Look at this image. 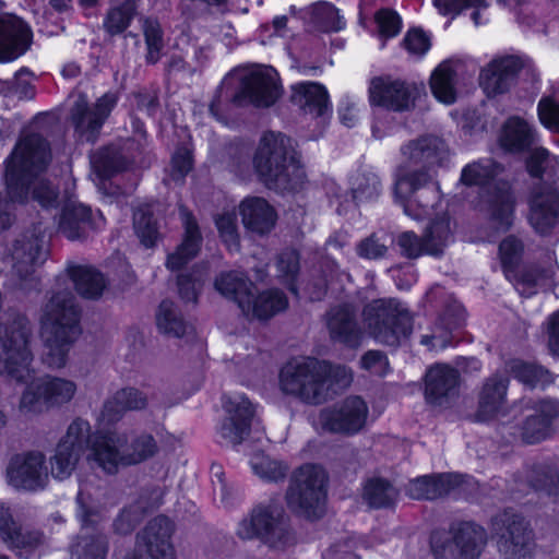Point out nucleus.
<instances>
[{
	"mask_svg": "<svg viewBox=\"0 0 559 559\" xmlns=\"http://www.w3.org/2000/svg\"><path fill=\"white\" fill-rule=\"evenodd\" d=\"M106 490L91 481H82L76 497L78 516L82 524V534L72 546V558L105 559L107 543L98 530L102 511L105 506Z\"/></svg>",
	"mask_w": 559,
	"mask_h": 559,
	"instance_id": "9d476101",
	"label": "nucleus"
},
{
	"mask_svg": "<svg viewBox=\"0 0 559 559\" xmlns=\"http://www.w3.org/2000/svg\"><path fill=\"white\" fill-rule=\"evenodd\" d=\"M287 306L286 296L278 289H269L259 295L251 290L241 312L247 318L266 320L285 310Z\"/></svg>",
	"mask_w": 559,
	"mask_h": 559,
	"instance_id": "e433bc0d",
	"label": "nucleus"
},
{
	"mask_svg": "<svg viewBox=\"0 0 559 559\" xmlns=\"http://www.w3.org/2000/svg\"><path fill=\"white\" fill-rule=\"evenodd\" d=\"M134 15V4L126 1L118 7L111 8L104 21V29L111 36L121 34L130 25Z\"/></svg>",
	"mask_w": 559,
	"mask_h": 559,
	"instance_id": "3c124183",
	"label": "nucleus"
},
{
	"mask_svg": "<svg viewBox=\"0 0 559 559\" xmlns=\"http://www.w3.org/2000/svg\"><path fill=\"white\" fill-rule=\"evenodd\" d=\"M396 246L400 253L407 259H417L428 254L424 236L418 237L414 231L401 233L396 238Z\"/></svg>",
	"mask_w": 559,
	"mask_h": 559,
	"instance_id": "052dcab7",
	"label": "nucleus"
},
{
	"mask_svg": "<svg viewBox=\"0 0 559 559\" xmlns=\"http://www.w3.org/2000/svg\"><path fill=\"white\" fill-rule=\"evenodd\" d=\"M255 171L270 188L292 191L305 180V171L293 148L292 140L275 132L265 133L253 158Z\"/></svg>",
	"mask_w": 559,
	"mask_h": 559,
	"instance_id": "423d86ee",
	"label": "nucleus"
},
{
	"mask_svg": "<svg viewBox=\"0 0 559 559\" xmlns=\"http://www.w3.org/2000/svg\"><path fill=\"white\" fill-rule=\"evenodd\" d=\"M492 534L504 559H522L528 554L532 532L521 514L512 510L497 514L492 519Z\"/></svg>",
	"mask_w": 559,
	"mask_h": 559,
	"instance_id": "6ab92c4d",
	"label": "nucleus"
},
{
	"mask_svg": "<svg viewBox=\"0 0 559 559\" xmlns=\"http://www.w3.org/2000/svg\"><path fill=\"white\" fill-rule=\"evenodd\" d=\"M144 510L140 502L124 509L115 521V531L119 534H129L141 521Z\"/></svg>",
	"mask_w": 559,
	"mask_h": 559,
	"instance_id": "69168bd1",
	"label": "nucleus"
},
{
	"mask_svg": "<svg viewBox=\"0 0 559 559\" xmlns=\"http://www.w3.org/2000/svg\"><path fill=\"white\" fill-rule=\"evenodd\" d=\"M155 452L156 442L151 435L143 433L128 445L124 432L98 430L92 444V453L87 459L104 472L114 474L119 466L140 463Z\"/></svg>",
	"mask_w": 559,
	"mask_h": 559,
	"instance_id": "1a4fd4ad",
	"label": "nucleus"
},
{
	"mask_svg": "<svg viewBox=\"0 0 559 559\" xmlns=\"http://www.w3.org/2000/svg\"><path fill=\"white\" fill-rule=\"evenodd\" d=\"M156 324L159 332L174 337L183 336L188 326L175 304L169 300L160 302Z\"/></svg>",
	"mask_w": 559,
	"mask_h": 559,
	"instance_id": "de8ad7c7",
	"label": "nucleus"
},
{
	"mask_svg": "<svg viewBox=\"0 0 559 559\" xmlns=\"http://www.w3.org/2000/svg\"><path fill=\"white\" fill-rule=\"evenodd\" d=\"M5 479L16 490L35 492L45 489L49 484L46 455L40 451H28L12 456Z\"/></svg>",
	"mask_w": 559,
	"mask_h": 559,
	"instance_id": "aec40b11",
	"label": "nucleus"
},
{
	"mask_svg": "<svg viewBox=\"0 0 559 559\" xmlns=\"http://www.w3.org/2000/svg\"><path fill=\"white\" fill-rule=\"evenodd\" d=\"M508 385L509 379L500 374H492L486 379L478 399L477 416L480 420H488L503 409Z\"/></svg>",
	"mask_w": 559,
	"mask_h": 559,
	"instance_id": "c9c22d12",
	"label": "nucleus"
},
{
	"mask_svg": "<svg viewBox=\"0 0 559 559\" xmlns=\"http://www.w3.org/2000/svg\"><path fill=\"white\" fill-rule=\"evenodd\" d=\"M171 533V521L166 516H157L138 535V547L144 548L150 559H175Z\"/></svg>",
	"mask_w": 559,
	"mask_h": 559,
	"instance_id": "b1692460",
	"label": "nucleus"
},
{
	"mask_svg": "<svg viewBox=\"0 0 559 559\" xmlns=\"http://www.w3.org/2000/svg\"><path fill=\"white\" fill-rule=\"evenodd\" d=\"M544 274L536 269L523 270L515 278V289L525 297H530L537 292V288L545 285Z\"/></svg>",
	"mask_w": 559,
	"mask_h": 559,
	"instance_id": "e2e57ef3",
	"label": "nucleus"
},
{
	"mask_svg": "<svg viewBox=\"0 0 559 559\" xmlns=\"http://www.w3.org/2000/svg\"><path fill=\"white\" fill-rule=\"evenodd\" d=\"M0 539L10 549L27 558L32 550L44 543V535L38 531L23 530L10 509L0 506Z\"/></svg>",
	"mask_w": 559,
	"mask_h": 559,
	"instance_id": "a878e982",
	"label": "nucleus"
},
{
	"mask_svg": "<svg viewBox=\"0 0 559 559\" xmlns=\"http://www.w3.org/2000/svg\"><path fill=\"white\" fill-rule=\"evenodd\" d=\"M380 35L384 38L396 36L402 27L400 15L390 9H382L376 14Z\"/></svg>",
	"mask_w": 559,
	"mask_h": 559,
	"instance_id": "0e129e2a",
	"label": "nucleus"
},
{
	"mask_svg": "<svg viewBox=\"0 0 559 559\" xmlns=\"http://www.w3.org/2000/svg\"><path fill=\"white\" fill-rule=\"evenodd\" d=\"M96 170L104 177H110L124 167L120 155L109 148L99 151L92 160Z\"/></svg>",
	"mask_w": 559,
	"mask_h": 559,
	"instance_id": "680f3d73",
	"label": "nucleus"
},
{
	"mask_svg": "<svg viewBox=\"0 0 559 559\" xmlns=\"http://www.w3.org/2000/svg\"><path fill=\"white\" fill-rule=\"evenodd\" d=\"M369 92L373 104L402 111L413 105L416 86L401 80L376 78L371 81Z\"/></svg>",
	"mask_w": 559,
	"mask_h": 559,
	"instance_id": "4be33fe9",
	"label": "nucleus"
},
{
	"mask_svg": "<svg viewBox=\"0 0 559 559\" xmlns=\"http://www.w3.org/2000/svg\"><path fill=\"white\" fill-rule=\"evenodd\" d=\"M503 170L491 159L473 162L462 169L460 183L479 188L475 206L497 230L504 233L513 225L516 198L510 182L501 178Z\"/></svg>",
	"mask_w": 559,
	"mask_h": 559,
	"instance_id": "20e7f679",
	"label": "nucleus"
},
{
	"mask_svg": "<svg viewBox=\"0 0 559 559\" xmlns=\"http://www.w3.org/2000/svg\"><path fill=\"white\" fill-rule=\"evenodd\" d=\"M117 104V97L107 93L91 106L85 95L80 94L70 110V122L81 142L94 143L102 127Z\"/></svg>",
	"mask_w": 559,
	"mask_h": 559,
	"instance_id": "a211bd4d",
	"label": "nucleus"
},
{
	"mask_svg": "<svg viewBox=\"0 0 559 559\" xmlns=\"http://www.w3.org/2000/svg\"><path fill=\"white\" fill-rule=\"evenodd\" d=\"M459 378L457 370L448 365L432 366L426 373V400L431 404L441 405L456 393Z\"/></svg>",
	"mask_w": 559,
	"mask_h": 559,
	"instance_id": "473e14b6",
	"label": "nucleus"
},
{
	"mask_svg": "<svg viewBox=\"0 0 559 559\" xmlns=\"http://www.w3.org/2000/svg\"><path fill=\"white\" fill-rule=\"evenodd\" d=\"M461 483L459 475H424L409 480L406 495L416 500H435L448 495Z\"/></svg>",
	"mask_w": 559,
	"mask_h": 559,
	"instance_id": "72a5a7b5",
	"label": "nucleus"
},
{
	"mask_svg": "<svg viewBox=\"0 0 559 559\" xmlns=\"http://www.w3.org/2000/svg\"><path fill=\"white\" fill-rule=\"evenodd\" d=\"M328 362L314 358H297L286 362L280 371V390L310 405L329 397Z\"/></svg>",
	"mask_w": 559,
	"mask_h": 559,
	"instance_id": "9b49d317",
	"label": "nucleus"
},
{
	"mask_svg": "<svg viewBox=\"0 0 559 559\" xmlns=\"http://www.w3.org/2000/svg\"><path fill=\"white\" fill-rule=\"evenodd\" d=\"M528 221L540 235L549 234L559 223V192L543 188L530 201Z\"/></svg>",
	"mask_w": 559,
	"mask_h": 559,
	"instance_id": "bb28decb",
	"label": "nucleus"
},
{
	"mask_svg": "<svg viewBox=\"0 0 559 559\" xmlns=\"http://www.w3.org/2000/svg\"><path fill=\"white\" fill-rule=\"evenodd\" d=\"M215 289L225 298L233 300L242 310L254 284L241 271L221 272L214 282Z\"/></svg>",
	"mask_w": 559,
	"mask_h": 559,
	"instance_id": "ea45409f",
	"label": "nucleus"
},
{
	"mask_svg": "<svg viewBox=\"0 0 559 559\" xmlns=\"http://www.w3.org/2000/svg\"><path fill=\"white\" fill-rule=\"evenodd\" d=\"M104 224L105 219L100 213L93 217L90 207L70 202L62 211L59 229L68 239L80 240L86 237L90 230L99 229Z\"/></svg>",
	"mask_w": 559,
	"mask_h": 559,
	"instance_id": "cd10ccee",
	"label": "nucleus"
},
{
	"mask_svg": "<svg viewBox=\"0 0 559 559\" xmlns=\"http://www.w3.org/2000/svg\"><path fill=\"white\" fill-rule=\"evenodd\" d=\"M352 201L355 204L376 200L382 190L379 176L367 169L357 170L349 178Z\"/></svg>",
	"mask_w": 559,
	"mask_h": 559,
	"instance_id": "79ce46f5",
	"label": "nucleus"
},
{
	"mask_svg": "<svg viewBox=\"0 0 559 559\" xmlns=\"http://www.w3.org/2000/svg\"><path fill=\"white\" fill-rule=\"evenodd\" d=\"M143 34L147 47L146 61L156 63L164 48L163 33L157 21L145 19L143 21Z\"/></svg>",
	"mask_w": 559,
	"mask_h": 559,
	"instance_id": "6e6d98bb",
	"label": "nucleus"
},
{
	"mask_svg": "<svg viewBox=\"0 0 559 559\" xmlns=\"http://www.w3.org/2000/svg\"><path fill=\"white\" fill-rule=\"evenodd\" d=\"M521 67V61L514 57L493 60L480 72L479 82L483 90L488 96L507 92Z\"/></svg>",
	"mask_w": 559,
	"mask_h": 559,
	"instance_id": "c756f323",
	"label": "nucleus"
},
{
	"mask_svg": "<svg viewBox=\"0 0 559 559\" xmlns=\"http://www.w3.org/2000/svg\"><path fill=\"white\" fill-rule=\"evenodd\" d=\"M433 4L443 15H456L466 8H473L475 11L472 13V20L475 25L480 24V9H485L488 5L486 0H433Z\"/></svg>",
	"mask_w": 559,
	"mask_h": 559,
	"instance_id": "4d7b16f0",
	"label": "nucleus"
},
{
	"mask_svg": "<svg viewBox=\"0 0 559 559\" xmlns=\"http://www.w3.org/2000/svg\"><path fill=\"white\" fill-rule=\"evenodd\" d=\"M209 277V267L206 265L195 267L189 274L178 276V288L181 298L186 301H197L198 293Z\"/></svg>",
	"mask_w": 559,
	"mask_h": 559,
	"instance_id": "5fc2aeb1",
	"label": "nucleus"
},
{
	"mask_svg": "<svg viewBox=\"0 0 559 559\" xmlns=\"http://www.w3.org/2000/svg\"><path fill=\"white\" fill-rule=\"evenodd\" d=\"M239 82V87L230 97L236 106L251 104L255 107H270L280 97V83L276 70L267 66H255L240 73L225 76L218 87V95L210 105V111L217 120H222V97L228 96L227 87L234 82Z\"/></svg>",
	"mask_w": 559,
	"mask_h": 559,
	"instance_id": "6e6552de",
	"label": "nucleus"
},
{
	"mask_svg": "<svg viewBox=\"0 0 559 559\" xmlns=\"http://www.w3.org/2000/svg\"><path fill=\"white\" fill-rule=\"evenodd\" d=\"M70 277L76 292L84 298L96 299L102 296L106 280L102 273L91 266H72L69 270Z\"/></svg>",
	"mask_w": 559,
	"mask_h": 559,
	"instance_id": "a19ab883",
	"label": "nucleus"
},
{
	"mask_svg": "<svg viewBox=\"0 0 559 559\" xmlns=\"http://www.w3.org/2000/svg\"><path fill=\"white\" fill-rule=\"evenodd\" d=\"M223 405L227 416L218 433L227 443L240 444L249 433L254 414L253 406L243 394L239 393L226 395Z\"/></svg>",
	"mask_w": 559,
	"mask_h": 559,
	"instance_id": "412c9836",
	"label": "nucleus"
},
{
	"mask_svg": "<svg viewBox=\"0 0 559 559\" xmlns=\"http://www.w3.org/2000/svg\"><path fill=\"white\" fill-rule=\"evenodd\" d=\"M45 236L39 227L20 235L11 245L5 257L11 265L13 288L28 289L36 284L35 272L47 257Z\"/></svg>",
	"mask_w": 559,
	"mask_h": 559,
	"instance_id": "ddd939ff",
	"label": "nucleus"
},
{
	"mask_svg": "<svg viewBox=\"0 0 559 559\" xmlns=\"http://www.w3.org/2000/svg\"><path fill=\"white\" fill-rule=\"evenodd\" d=\"M147 405L146 395L136 388L127 386L118 390L108 399L100 413L102 421H114L128 411H141Z\"/></svg>",
	"mask_w": 559,
	"mask_h": 559,
	"instance_id": "4c0bfd02",
	"label": "nucleus"
},
{
	"mask_svg": "<svg viewBox=\"0 0 559 559\" xmlns=\"http://www.w3.org/2000/svg\"><path fill=\"white\" fill-rule=\"evenodd\" d=\"M48 142L39 134H29L15 146L5 166V183L11 201L0 199V230L13 222L12 202L27 200L32 189L33 199L41 206H52L57 199L56 190L39 174L50 162Z\"/></svg>",
	"mask_w": 559,
	"mask_h": 559,
	"instance_id": "7ed1b4c3",
	"label": "nucleus"
},
{
	"mask_svg": "<svg viewBox=\"0 0 559 559\" xmlns=\"http://www.w3.org/2000/svg\"><path fill=\"white\" fill-rule=\"evenodd\" d=\"M309 21L323 32H338L344 28L345 21L338 10L330 2L320 1L312 4L309 10Z\"/></svg>",
	"mask_w": 559,
	"mask_h": 559,
	"instance_id": "49530a36",
	"label": "nucleus"
},
{
	"mask_svg": "<svg viewBox=\"0 0 559 559\" xmlns=\"http://www.w3.org/2000/svg\"><path fill=\"white\" fill-rule=\"evenodd\" d=\"M79 312L69 290L53 293L41 316V361L50 369L67 365L69 352L79 334Z\"/></svg>",
	"mask_w": 559,
	"mask_h": 559,
	"instance_id": "39448f33",
	"label": "nucleus"
},
{
	"mask_svg": "<svg viewBox=\"0 0 559 559\" xmlns=\"http://www.w3.org/2000/svg\"><path fill=\"white\" fill-rule=\"evenodd\" d=\"M444 143L426 135L401 146L402 163L395 173L394 194L406 215L421 219L440 202V187L432 168L444 156Z\"/></svg>",
	"mask_w": 559,
	"mask_h": 559,
	"instance_id": "f03ea898",
	"label": "nucleus"
},
{
	"mask_svg": "<svg viewBox=\"0 0 559 559\" xmlns=\"http://www.w3.org/2000/svg\"><path fill=\"white\" fill-rule=\"evenodd\" d=\"M527 487L547 496L559 497V475L556 469L538 465L526 472Z\"/></svg>",
	"mask_w": 559,
	"mask_h": 559,
	"instance_id": "09e8293b",
	"label": "nucleus"
},
{
	"mask_svg": "<svg viewBox=\"0 0 559 559\" xmlns=\"http://www.w3.org/2000/svg\"><path fill=\"white\" fill-rule=\"evenodd\" d=\"M2 92L8 97H15L19 100L33 99L35 90L31 75L27 71L21 70L11 80L4 83Z\"/></svg>",
	"mask_w": 559,
	"mask_h": 559,
	"instance_id": "13d9d810",
	"label": "nucleus"
},
{
	"mask_svg": "<svg viewBox=\"0 0 559 559\" xmlns=\"http://www.w3.org/2000/svg\"><path fill=\"white\" fill-rule=\"evenodd\" d=\"M498 141L504 151L523 153L538 143L539 134L532 122L511 116L503 122Z\"/></svg>",
	"mask_w": 559,
	"mask_h": 559,
	"instance_id": "c85d7f7f",
	"label": "nucleus"
},
{
	"mask_svg": "<svg viewBox=\"0 0 559 559\" xmlns=\"http://www.w3.org/2000/svg\"><path fill=\"white\" fill-rule=\"evenodd\" d=\"M293 102L306 114L323 117L330 109L325 87L319 83L301 82L293 86Z\"/></svg>",
	"mask_w": 559,
	"mask_h": 559,
	"instance_id": "58836bf2",
	"label": "nucleus"
},
{
	"mask_svg": "<svg viewBox=\"0 0 559 559\" xmlns=\"http://www.w3.org/2000/svg\"><path fill=\"white\" fill-rule=\"evenodd\" d=\"M456 72L450 62L440 63L431 74L430 88L435 97L447 105L456 99Z\"/></svg>",
	"mask_w": 559,
	"mask_h": 559,
	"instance_id": "37998d69",
	"label": "nucleus"
},
{
	"mask_svg": "<svg viewBox=\"0 0 559 559\" xmlns=\"http://www.w3.org/2000/svg\"><path fill=\"white\" fill-rule=\"evenodd\" d=\"M369 408L360 396H348L319 411L313 427L320 432L354 436L367 424Z\"/></svg>",
	"mask_w": 559,
	"mask_h": 559,
	"instance_id": "f3484780",
	"label": "nucleus"
},
{
	"mask_svg": "<svg viewBox=\"0 0 559 559\" xmlns=\"http://www.w3.org/2000/svg\"><path fill=\"white\" fill-rule=\"evenodd\" d=\"M179 217L183 228L181 243L167 258L166 266L171 271L180 270L200 251L203 241L194 215L183 205L179 206Z\"/></svg>",
	"mask_w": 559,
	"mask_h": 559,
	"instance_id": "393cba45",
	"label": "nucleus"
},
{
	"mask_svg": "<svg viewBox=\"0 0 559 559\" xmlns=\"http://www.w3.org/2000/svg\"><path fill=\"white\" fill-rule=\"evenodd\" d=\"M133 226L140 241L146 247H154L159 239L156 221L148 210L139 209L133 214Z\"/></svg>",
	"mask_w": 559,
	"mask_h": 559,
	"instance_id": "864d4df0",
	"label": "nucleus"
},
{
	"mask_svg": "<svg viewBox=\"0 0 559 559\" xmlns=\"http://www.w3.org/2000/svg\"><path fill=\"white\" fill-rule=\"evenodd\" d=\"M399 496L400 491L383 478H371L364 487V499L376 509L394 506Z\"/></svg>",
	"mask_w": 559,
	"mask_h": 559,
	"instance_id": "a18cd8bd",
	"label": "nucleus"
},
{
	"mask_svg": "<svg viewBox=\"0 0 559 559\" xmlns=\"http://www.w3.org/2000/svg\"><path fill=\"white\" fill-rule=\"evenodd\" d=\"M537 110L542 124L547 129L559 132V103L552 98H542Z\"/></svg>",
	"mask_w": 559,
	"mask_h": 559,
	"instance_id": "338daca9",
	"label": "nucleus"
},
{
	"mask_svg": "<svg viewBox=\"0 0 559 559\" xmlns=\"http://www.w3.org/2000/svg\"><path fill=\"white\" fill-rule=\"evenodd\" d=\"M509 372L528 388H545L554 382L551 373L539 365L512 360L508 364Z\"/></svg>",
	"mask_w": 559,
	"mask_h": 559,
	"instance_id": "c03bdc74",
	"label": "nucleus"
},
{
	"mask_svg": "<svg viewBox=\"0 0 559 559\" xmlns=\"http://www.w3.org/2000/svg\"><path fill=\"white\" fill-rule=\"evenodd\" d=\"M362 314L370 334L381 344L396 346L412 332L411 312L396 299L373 300Z\"/></svg>",
	"mask_w": 559,
	"mask_h": 559,
	"instance_id": "f8f14e48",
	"label": "nucleus"
},
{
	"mask_svg": "<svg viewBox=\"0 0 559 559\" xmlns=\"http://www.w3.org/2000/svg\"><path fill=\"white\" fill-rule=\"evenodd\" d=\"M486 542L487 534L481 526L463 522L450 535L433 534L430 544L435 559H478Z\"/></svg>",
	"mask_w": 559,
	"mask_h": 559,
	"instance_id": "dca6fc26",
	"label": "nucleus"
},
{
	"mask_svg": "<svg viewBox=\"0 0 559 559\" xmlns=\"http://www.w3.org/2000/svg\"><path fill=\"white\" fill-rule=\"evenodd\" d=\"M235 536L242 542L259 540L270 549L283 550L294 544L289 518L282 504L270 499L257 503L236 524Z\"/></svg>",
	"mask_w": 559,
	"mask_h": 559,
	"instance_id": "0eeeda50",
	"label": "nucleus"
},
{
	"mask_svg": "<svg viewBox=\"0 0 559 559\" xmlns=\"http://www.w3.org/2000/svg\"><path fill=\"white\" fill-rule=\"evenodd\" d=\"M429 255H440L451 240L450 219L442 216L432 222L424 234Z\"/></svg>",
	"mask_w": 559,
	"mask_h": 559,
	"instance_id": "8fccbe9b",
	"label": "nucleus"
},
{
	"mask_svg": "<svg viewBox=\"0 0 559 559\" xmlns=\"http://www.w3.org/2000/svg\"><path fill=\"white\" fill-rule=\"evenodd\" d=\"M32 40L31 28L20 17L0 16V61H12L22 56Z\"/></svg>",
	"mask_w": 559,
	"mask_h": 559,
	"instance_id": "5701e85b",
	"label": "nucleus"
},
{
	"mask_svg": "<svg viewBox=\"0 0 559 559\" xmlns=\"http://www.w3.org/2000/svg\"><path fill=\"white\" fill-rule=\"evenodd\" d=\"M326 326L333 341L349 347L360 345L362 331L356 321L354 310L349 306L332 308L326 314Z\"/></svg>",
	"mask_w": 559,
	"mask_h": 559,
	"instance_id": "7c9ffc66",
	"label": "nucleus"
},
{
	"mask_svg": "<svg viewBox=\"0 0 559 559\" xmlns=\"http://www.w3.org/2000/svg\"><path fill=\"white\" fill-rule=\"evenodd\" d=\"M253 473L265 481H278L285 478L287 467L263 453H255L250 459Z\"/></svg>",
	"mask_w": 559,
	"mask_h": 559,
	"instance_id": "603ef678",
	"label": "nucleus"
},
{
	"mask_svg": "<svg viewBox=\"0 0 559 559\" xmlns=\"http://www.w3.org/2000/svg\"><path fill=\"white\" fill-rule=\"evenodd\" d=\"M403 45L411 55L420 57L429 50L430 39L421 29L414 28L406 33Z\"/></svg>",
	"mask_w": 559,
	"mask_h": 559,
	"instance_id": "774afa93",
	"label": "nucleus"
},
{
	"mask_svg": "<svg viewBox=\"0 0 559 559\" xmlns=\"http://www.w3.org/2000/svg\"><path fill=\"white\" fill-rule=\"evenodd\" d=\"M32 329L24 317L0 326V377L7 382L27 383L19 403L23 414L38 415L69 404L78 392L68 378L46 374L34 379Z\"/></svg>",
	"mask_w": 559,
	"mask_h": 559,
	"instance_id": "f257e3e1",
	"label": "nucleus"
},
{
	"mask_svg": "<svg viewBox=\"0 0 559 559\" xmlns=\"http://www.w3.org/2000/svg\"><path fill=\"white\" fill-rule=\"evenodd\" d=\"M94 440L95 435H92L90 423L83 418H75L49 457L51 476L58 480L68 479L75 471L84 450L90 447L92 451Z\"/></svg>",
	"mask_w": 559,
	"mask_h": 559,
	"instance_id": "2eb2a0df",
	"label": "nucleus"
},
{
	"mask_svg": "<svg viewBox=\"0 0 559 559\" xmlns=\"http://www.w3.org/2000/svg\"><path fill=\"white\" fill-rule=\"evenodd\" d=\"M245 228L258 235L270 233L276 223L277 215L273 206L263 198L249 197L239 205Z\"/></svg>",
	"mask_w": 559,
	"mask_h": 559,
	"instance_id": "2f4dec72",
	"label": "nucleus"
},
{
	"mask_svg": "<svg viewBox=\"0 0 559 559\" xmlns=\"http://www.w3.org/2000/svg\"><path fill=\"white\" fill-rule=\"evenodd\" d=\"M533 409L534 413L526 416L521 428V437L526 443L545 440L550 435L552 420L559 414L558 405L548 400L538 402Z\"/></svg>",
	"mask_w": 559,
	"mask_h": 559,
	"instance_id": "f704fd0d",
	"label": "nucleus"
},
{
	"mask_svg": "<svg viewBox=\"0 0 559 559\" xmlns=\"http://www.w3.org/2000/svg\"><path fill=\"white\" fill-rule=\"evenodd\" d=\"M326 475L322 467L306 464L293 475L286 495L292 510L308 519H317L324 512Z\"/></svg>",
	"mask_w": 559,
	"mask_h": 559,
	"instance_id": "4468645a",
	"label": "nucleus"
},
{
	"mask_svg": "<svg viewBox=\"0 0 559 559\" xmlns=\"http://www.w3.org/2000/svg\"><path fill=\"white\" fill-rule=\"evenodd\" d=\"M219 236L229 251L239 250V235L237 231V218L234 212H224L215 218Z\"/></svg>",
	"mask_w": 559,
	"mask_h": 559,
	"instance_id": "bf43d9fd",
	"label": "nucleus"
}]
</instances>
